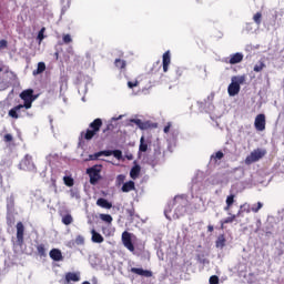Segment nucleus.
<instances>
[{"mask_svg":"<svg viewBox=\"0 0 284 284\" xmlns=\"http://www.w3.org/2000/svg\"><path fill=\"white\" fill-rule=\"evenodd\" d=\"M122 243L129 252H134V244L132 243V233L124 231L122 233Z\"/></svg>","mask_w":284,"mask_h":284,"instance_id":"9b49d317","label":"nucleus"},{"mask_svg":"<svg viewBox=\"0 0 284 284\" xmlns=\"http://www.w3.org/2000/svg\"><path fill=\"white\" fill-rule=\"evenodd\" d=\"M234 194H231L226 197V206L224 207V212H230L232 205H234Z\"/></svg>","mask_w":284,"mask_h":284,"instance_id":"7c9ffc66","label":"nucleus"},{"mask_svg":"<svg viewBox=\"0 0 284 284\" xmlns=\"http://www.w3.org/2000/svg\"><path fill=\"white\" fill-rule=\"evenodd\" d=\"M212 101H214V93H211L207 99L204 100V102H201V108L205 105L207 108L205 112H212L214 110V104H212Z\"/></svg>","mask_w":284,"mask_h":284,"instance_id":"2eb2a0df","label":"nucleus"},{"mask_svg":"<svg viewBox=\"0 0 284 284\" xmlns=\"http://www.w3.org/2000/svg\"><path fill=\"white\" fill-rule=\"evenodd\" d=\"M0 108H6V102L0 101Z\"/></svg>","mask_w":284,"mask_h":284,"instance_id":"69168bd1","label":"nucleus"},{"mask_svg":"<svg viewBox=\"0 0 284 284\" xmlns=\"http://www.w3.org/2000/svg\"><path fill=\"white\" fill-rule=\"evenodd\" d=\"M37 251H38L39 256H45V245L39 244L37 246Z\"/></svg>","mask_w":284,"mask_h":284,"instance_id":"58836bf2","label":"nucleus"},{"mask_svg":"<svg viewBox=\"0 0 284 284\" xmlns=\"http://www.w3.org/2000/svg\"><path fill=\"white\" fill-rule=\"evenodd\" d=\"M162 63H163V72H168L171 63L170 51L164 52L162 58Z\"/></svg>","mask_w":284,"mask_h":284,"instance_id":"4be33fe9","label":"nucleus"},{"mask_svg":"<svg viewBox=\"0 0 284 284\" xmlns=\"http://www.w3.org/2000/svg\"><path fill=\"white\" fill-rule=\"evenodd\" d=\"M20 99H22L24 103L18 104L9 111V116H11V119H19V114L17 112H21V110H30V108H32V103L37 101V95H34V90L28 89L20 93Z\"/></svg>","mask_w":284,"mask_h":284,"instance_id":"7ed1b4c3","label":"nucleus"},{"mask_svg":"<svg viewBox=\"0 0 284 284\" xmlns=\"http://www.w3.org/2000/svg\"><path fill=\"white\" fill-rule=\"evenodd\" d=\"M262 19L263 14L261 12H257L253 16V21L256 23V26H261Z\"/></svg>","mask_w":284,"mask_h":284,"instance_id":"e433bc0d","label":"nucleus"},{"mask_svg":"<svg viewBox=\"0 0 284 284\" xmlns=\"http://www.w3.org/2000/svg\"><path fill=\"white\" fill-rule=\"evenodd\" d=\"M28 109H21L20 111L17 112L18 114V119H21L23 116H30V113H28V111H26Z\"/></svg>","mask_w":284,"mask_h":284,"instance_id":"8fccbe9b","label":"nucleus"},{"mask_svg":"<svg viewBox=\"0 0 284 284\" xmlns=\"http://www.w3.org/2000/svg\"><path fill=\"white\" fill-rule=\"evenodd\" d=\"M223 156H224L223 152H222V151H217V152L215 153V155H212V156H211V161H212V160H214V161H221V159H223Z\"/></svg>","mask_w":284,"mask_h":284,"instance_id":"49530a36","label":"nucleus"},{"mask_svg":"<svg viewBox=\"0 0 284 284\" xmlns=\"http://www.w3.org/2000/svg\"><path fill=\"white\" fill-rule=\"evenodd\" d=\"M103 125V121L101 119H95L93 122L90 123L89 128L87 132H81V136H84V139L87 141H92V139H94L97 132H99V130H101V126Z\"/></svg>","mask_w":284,"mask_h":284,"instance_id":"39448f33","label":"nucleus"},{"mask_svg":"<svg viewBox=\"0 0 284 284\" xmlns=\"http://www.w3.org/2000/svg\"><path fill=\"white\" fill-rule=\"evenodd\" d=\"M187 197L185 195H176L165 207L164 215L169 221H172L173 219H181L183 214L187 212ZM172 207L174 209L173 215L172 214Z\"/></svg>","mask_w":284,"mask_h":284,"instance_id":"f03ea898","label":"nucleus"},{"mask_svg":"<svg viewBox=\"0 0 284 284\" xmlns=\"http://www.w3.org/2000/svg\"><path fill=\"white\" fill-rule=\"evenodd\" d=\"M19 165L20 170L37 172V166H34V162H32V155L30 154L24 155Z\"/></svg>","mask_w":284,"mask_h":284,"instance_id":"9d476101","label":"nucleus"},{"mask_svg":"<svg viewBox=\"0 0 284 284\" xmlns=\"http://www.w3.org/2000/svg\"><path fill=\"white\" fill-rule=\"evenodd\" d=\"M45 28H42L39 32H38V37L37 40L39 41V43H41V41H43V39H45Z\"/></svg>","mask_w":284,"mask_h":284,"instance_id":"79ce46f5","label":"nucleus"},{"mask_svg":"<svg viewBox=\"0 0 284 284\" xmlns=\"http://www.w3.org/2000/svg\"><path fill=\"white\" fill-rule=\"evenodd\" d=\"M131 272L132 274H138V276H144L145 278L152 277V271L132 267Z\"/></svg>","mask_w":284,"mask_h":284,"instance_id":"a211bd4d","label":"nucleus"},{"mask_svg":"<svg viewBox=\"0 0 284 284\" xmlns=\"http://www.w3.org/2000/svg\"><path fill=\"white\" fill-rule=\"evenodd\" d=\"M134 190V181H129L122 185V192H132Z\"/></svg>","mask_w":284,"mask_h":284,"instance_id":"473e14b6","label":"nucleus"},{"mask_svg":"<svg viewBox=\"0 0 284 284\" xmlns=\"http://www.w3.org/2000/svg\"><path fill=\"white\" fill-rule=\"evenodd\" d=\"M101 158L100 152H97L94 154H90L88 161H98Z\"/></svg>","mask_w":284,"mask_h":284,"instance_id":"3c124183","label":"nucleus"},{"mask_svg":"<svg viewBox=\"0 0 284 284\" xmlns=\"http://www.w3.org/2000/svg\"><path fill=\"white\" fill-rule=\"evenodd\" d=\"M63 181H64V185H67L68 187H72V185H74V179H72V176L65 175L63 178Z\"/></svg>","mask_w":284,"mask_h":284,"instance_id":"c9c22d12","label":"nucleus"},{"mask_svg":"<svg viewBox=\"0 0 284 284\" xmlns=\"http://www.w3.org/2000/svg\"><path fill=\"white\" fill-rule=\"evenodd\" d=\"M183 72H184L183 68H176L175 74H176L178 79H180V77H183Z\"/></svg>","mask_w":284,"mask_h":284,"instance_id":"6e6d98bb","label":"nucleus"},{"mask_svg":"<svg viewBox=\"0 0 284 284\" xmlns=\"http://www.w3.org/2000/svg\"><path fill=\"white\" fill-rule=\"evenodd\" d=\"M225 235H219L215 242V247H217L219 250H223L225 247Z\"/></svg>","mask_w":284,"mask_h":284,"instance_id":"cd10ccee","label":"nucleus"},{"mask_svg":"<svg viewBox=\"0 0 284 284\" xmlns=\"http://www.w3.org/2000/svg\"><path fill=\"white\" fill-rule=\"evenodd\" d=\"M100 156H112V150L99 151Z\"/></svg>","mask_w":284,"mask_h":284,"instance_id":"864d4df0","label":"nucleus"},{"mask_svg":"<svg viewBox=\"0 0 284 284\" xmlns=\"http://www.w3.org/2000/svg\"><path fill=\"white\" fill-rule=\"evenodd\" d=\"M8 48V41L7 40H0V50H6Z\"/></svg>","mask_w":284,"mask_h":284,"instance_id":"4d7b16f0","label":"nucleus"},{"mask_svg":"<svg viewBox=\"0 0 284 284\" xmlns=\"http://www.w3.org/2000/svg\"><path fill=\"white\" fill-rule=\"evenodd\" d=\"M114 65H115V68H118L119 70H125V67L128 65V63L125 62V60L115 59Z\"/></svg>","mask_w":284,"mask_h":284,"instance_id":"72a5a7b5","label":"nucleus"},{"mask_svg":"<svg viewBox=\"0 0 284 284\" xmlns=\"http://www.w3.org/2000/svg\"><path fill=\"white\" fill-rule=\"evenodd\" d=\"M243 210L245 211V209H240L237 214H233V216H237V219H239V216H241V213L243 212Z\"/></svg>","mask_w":284,"mask_h":284,"instance_id":"052dcab7","label":"nucleus"},{"mask_svg":"<svg viewBox=\"0 0 284 284\" xmlns=\"http://www.w3.org/2000/svg\"><path fill=\"white\" fill-rule=\"evenodd\" d=\"M130 122L138 125L140 130H148V128H150V124H148V122L141 121V119H131Z\"/></svg>","mask_w":284,"mask_h":284,"instance_id":"393cba45","label":"nucleus"},{"mask_svg":"<svg viewBox=\"0 0 284 284\" xmlns=\"http://www.w3.org/2000/svg\"><path fill=\"white\" fill-rule=\"evenodd\" d=\"M246 30H247V32H250V30H252V23H246Z\"/></svg>","mask_w":284,"mask_h":284,"instance_id":"680f3d73","label":"nucleus"},{"mask_svg":"<svg viewBox=\"0 0 284 284\" xmlns=\"http://www.w3.org/2000/svg\"><path fill=\"white\" fill-rule=\"evenodd\" d=\"M45 72V62H39L37 70H33V77H37V74H43Z\"/></svg>","mask_w":284,"mask_h":284,"instance_id":"c756f323","label":"nucleus"},{"mask_svg":"<svg viewBox=\"0 0 284 284\" xmlns=\"http://www.w3.org/2000/svg\"><path fill=\"white\" fill-rule=\"evenodd\" d=\"M262 232H264L265 236H272V234H274V223L266 222L262 229Z\"/></svg>","mask_w":284,"mask_h":284,"instance_id":"aec40b11","label":"nucleus"},{"mask_svg":"<svg viewBox=\"0 0 284 284\" xmlns=\"http://www.w3.org/2000/svg\"><path fill=\"white\" fill-rule=\"evenodd\" d=\"M209 283L210 284H219V276H216V275L211 276L209 280Z\"/></svg>","mask_w":284,"mask_h":284,"instance_id":"5fc2aeb1","label":"nucleus"},{"mask_svg":"<svg viewBox=\"0 0 284 284\" xmlns=\"http://www.w3.org/2000/svg\"><path fill=\"white\" fill-rule=\"evenodd\" d=\"M254 125L257 132H263V130H265V114H258L255 118Z\"/></svg>","mask_w":284,"mask_h":284,"instance_id":"f8f14e48","label":"nucleus"},{"mask_svg":"<svg viewBox=\"0 0 284 284\" xmlns=\"http://www.w3.org/2000/svg\"><path fill=\"white\" fill-rule=\"evenodd\" d=\"M7 223L11 224L14 221V194L7 197Z\"/></svg>","mask_w":284,"mask_h":284,"instance_id":"1a4fd4ad","label":"nucleus"},{"mask_svg":"<svg viewBox=\"0 0 284 284\" xmlns=\"http://www.w3.org/2000/svg\"><path fill=\"white\" fill-rule=\"evenodd\" d=\"M60 216L62 219L63 225H72V223H74V217H72V214H70V213L65 214V213L61 212Z\"/></svg>","mask_w":284,"mask_h":284,"instance_id":"5701e85b","label":"nucleus"},{"mask_svg":"<svg viewBox=\"0 0 284 284\" xmlns=\"http://www.w3.org/2000/svg\"><path fill=\"white\" fill-rule=\"evenodd\" d=\"M139 85V82H132V81H129L128 82V88L132 89V88H136Z\"/></svg>","mask_w":284,"mask_h":284,"instance_id":"13d9d810","label":"nucleus"},{"mask_svg":"<svg viewBox=\"0 0 284 284\" xmlns=\"http://www.w3.org/2000/svg\"><path fill=\"white\" fill-rule=\"evenodd\" d=\"M263 68H265V63L258 62L257 64L254 65L253 70L254 72H262Z\"/></svg>","mask_w":284,"mask_h":284,"instance_id":"09e8293b","label":"nucleus"},{"mask_svg":"<svg viewBox=\"0 0 284 284\" xmlns=\"http://www.w3.org/2000/svg\"><path fill=\"white\" fill-rule=\"evenodd\" d=\"M111 156L121 161V159H123V152L121 150H111Z\"/></svg>","mask_w":284,"mask_h":284,"instance_id":"f704fd0d","label":"nucleus"},{"mask_svg":"<svg viewBox=\"0 0 284 284\" xmlns=\"http://www.w3.org/2000/svg\"><path fill=\"white\" fill-rule=\"evenodd\" d=\"M159 156H161V150L160 149H155L154 155L153 158H146L145 162L149 165H152V168H154L159 161Z\"/></svg>","mask_w":284,"mask_h":284,"instance_id":"6ab92c4d","label":"nucleus"},{"mask_svg":"<svg viewBox=\"0 0 284 284\" xmlns=\"http://www.w3.org/2000/svg\"><path fill=\"white\" fill-rule=\"evenodd\" d=\"M207 231H209V232H214V226L209 225V226H207Z\"/></svg>","mask_w":284,"mask_h":284,"instance_id":"0e129e2a","label":"nucleus"},{"mask_svg":"<svg viewBox=\"0 0 284 284\" xmlns=\"http://www.w3.org/2000/svg\"><path fill=\"white\" fill-rule=\"evenodd\" d=\"M9 81H7V83H10V85H12V83H17V73L12 72V71H7L6 72Z\"/></svg>","mask_w":284,"mask_h":284,"instance_id":"2f4dec72","label":"nucleus"},{"mask_svg":"<svg viewBox=\"0 0 284 284\" xmlns=\"http://www.w3.org/2000/svg\"><path fill=\"white\" fill-rule=\"evenodd\" d=\"M245 83L244 75H235L231 79V83L227 88L229 97H236L241 92V85Z\"/></svg>","mask_w":284,"mask_h":284,"instance_id":"20e7f679","label":"nucleus"},{"mask_svg":"<svg viewBox=\"0 0 284 284\" xmlns=\"http://www.w3.org/2000/svg\"><path fill=\"white\" fill-rule=\"evenodd\" d=\"M139 174H141V166L134 165L130 171V176L133 180L139 179Z\"/></svg>","mask_w":284,"mask_h":284,"instance_id":"c85d7f7f","label":"nucleus"},{"mask_svg":"<svg viewBox=\"0 0 284 284\" xmlns=\"http://www.w3.org/2000/svg\"><path fill=\"white\" fill-rule=\"evenodd\" d=\"M103 170V165L95 164L89 169H87V174L90 179L91 185H97L99 181H101L103 178L101 176V171Z\"/></svg>","mask_w":284,"mask_h":284,"instance_id":"423d86ee","label":"nucleus"},{"mask_svg":"<svg viewBox=\"0 0 284 284\" xmlns=\"http://www.w3.org/2000/svg\"><path fill=\"white\" fill-rule=\"evenodd\" d=\"M164 134H170L172 138H168L169 150L172 149V145H176V136H179V131L172 130V122H168V125L163 129Z\"/></svg>","mask_w":284,"mask_h":284,"instance_id":"6e6552de","label":"nucleus"},{"mask_svg":"<svg viewBox=\"0 0 284 284\" xmlns=\"http://www.w3.org/2000/svg\"><path fill=\"white\" fill-rule=\"evenodd\" d=\"M70 196H71V199H81V195L79 194V190H77V189L70 190Z\"/></svg>","mask_w":284,"mask_h":284,"instance_id":"c03bdc74","label":"nucleus"},{"mask_svg":"<svg viewBox=\"0 0 284 284\" xmlns=\"http://www.w3.org/2000/svg\"><path fill=\"white\" fill-rule=\"evenodd\" d=\"M143 152H148V140H145V136L142 135L139 145V156H141V153Z\"/></svg>","mask_w":284,"mask_h":284,"instance_id":"a878e982","label":"nucleus"},{"mask_svg":"<svg viewBox=\"0 0 284 284\" xmlns=\"http://www.w3.org/2000/svg\"><path fill=\"white\" fill-rule=\"evenodd\" d=\"M263 207V204L261 202H257V204H253L251 207L248 204L241 205V210H244V212H254L255 214Z\"/></svg>","mask_w":284,"mask_h":284,"instance_id":"dca6fc26","label":"nucleus"},{"mask_svg":"<svg viewBox=\"0 0 284 284\" xmlns=\"http://www.w3.org/2000/svg\"><path fill=\"white\" fill-rule=\"evenodd\" d=\"M91 234H92L91 241L93 243H103L104 241L103 235H101L99 232H97L95 230H92Z\"/></svg>","mask_w":284,"mask_h":284,"instance_id":"bb28decb","label":"nucleus"},{"mask_svg":"<svg viewBox=\"0 0 284 284\" xmlns=\"http://www.w3.org/2000/svg\"><path fill=\"white\" fill-rule=\"evenodd\" d=\"M49 256L50 258H52V261H55V262L63 261V253H61V250L59 248H52L49 252Z\"/></svg>","mask_w":284,"mask_h":284,"instance_id":"f3484780","label":"nucleus"},{"mask_svg":"<svg viewBox=\"0 0 284 284\" xmlns=\"http://www.w3.org/2000/svg\"><path fill=\"white\" fill-rule=\"evenodd\" d=\"M206 186H205V180L203 179V173H197L195 178L192 180V197L194 199L195 203V210H199L200 212H205V202H203V197H201V194L205 193Z\"/></svg>","mask_w":284,"mask_h":284,"instance_id":"f257e3e1","label":"nucleus"},{"mask_svg":"<svg viewBox=\"0 0 284 284\" xmlns=\"http://www.w3.org/2000/svg\"><path fill=\"white\" fill-rule=\"evenodd\" d=\"M6 143H10L12 141V134L8 133L4 135Z\"/></svg>","mask_w":284,"mask_h":284,"instance_id":"bf43d9fd","label":"nucleus"},{"mask_svg":"<svg viewBox=\"0 0 284 284\" xmlns=\"http://www.w3.org/2000/svg\"><path fill=\"white\" fill-rule=\"evenodd\" d=\"M229 216L230 217H226L223 223H234L235 219H239V215H232L231 212H229Z\"/></svg>","mask_w":284,"mask_h":284,"instance_id":"37998d69","label":"nucleus"},{"mask_svg":"<svg viewBox=\"0 0 284 284\" xmlns=\"http://www.w3.org/2000/svg\"><path fill=\"white\" fill-rule=\"evenodd\" d=\"M57 159H59V154L54 153V154H49L47 155L45 160L48 161L49 165H52L53 161H57Z\"/></svg>","mask_w":284,"mask_h":284,"instance_id":"4c0bfd02","label":"nucleus"},{"mask_svg":"<svg viewBox=\"0 0 284 284\" xmlns=\"http://www.w3.org/2000/svg\"><path fill=\"white\" fill-rule=\"evenodd\" d=\"M68 99L63 98V102L67 103Z\"/></svg>","mask_w":284,"mask_h":284,"instance_id":"774afa93","label":"nucleus"},{"mask_svg":"<svg viewBox=\"0 0 284 284\" xmlns=\"http://www.w3.org/2000/svg\"><path fill=\"white\" fill-rule=\"evenodd\" d=\"M82 284H91L90 282H88V281H84Z\"/></svg>","mask_w":284,"mask_h":284,"instance_id":"338daca9","label":"nucleus"},{"mask_svg":"<svg viewBox=\"0 0 284 284\" xmlns=\"http://www.w3.org/2000/svg\"><path fill=\"white\" fill-rule=\"evenodd\" d=\"M120 119H123V115H119L118 118H112V121H120Z\"/></svg>","mask_w":284,"mask_h":284,"instance_id":"e2e57ef3","label":"nucleus"},{"mask_svg":"<svg viewBox=\"0 0 284 284\" xmlns=\"http://www.w3.org/2000/svg\"><path fill=\"white\" fill-rule=\"evenodd\" d=\"M125 182V175H123V174H120V175H118L116 176V179H115V185H123V183Z\"/></svg>","mask_w":284,"mask_h":284,"instance_id":"ea45409f","label":"nucleus"},{"mask_svg":"<svg viewBox=\"0 0 284 284\" xmlns=\"http://www.w3.org/2000/svg\"><path fill=\"white\" fill-rule=\"evenodd\" d=\"M241 61H243V53L237 52L230 55L229 63H231V65H236V63H241Z\"/></svg>","mask_w":284,"mask_h":284,"instance_id":"412c9836","label":"nucleus"},{"mask_svg":"<svg viewBox=\"0 0 284 284\" xmlns=\"http://www.w3.org/2000/svg\"><path fill=\"white\" fill-rule=\"evenodd\" d=\"M23 232H26V227L22 222L17 223V242L19 245H23Z\"/></svg>","mask_w":284,"mask_h":284,"instance_id":"ddd939ff","label":"nucleus"},{"mask_svg":"<svg viewBox=\"0 0 284 284\" xmlns=\"http://www.w3.org/2000/svg\"><path fill=\"white\" fill-rule=\"evenodd\" d=\"M79 281H81V275L79 273L69 272L65 274L64 284H69L72 282L79 283Z\"/></svg>","mask_w":284,"mask_h":284,"instance_id":"4468645a","label":"nucleus"},{"mask_svg":"<svg viewBox=\"0 0 284 284\" xmlns=\"http://www.w3.org/2000/svg\"><path fill=\"white\" fill-rule=\"evenodd\" d=\"M97 205H99V207H103L104 210H111L112 207V203H110L106 199L103 197L98 199Z\"/></svg>","mask_w":284,"mask_h":284,"instance_id":"b1692460","label":"nucleus"},{"mask_svg":"<svg viewBox=\"0 0 284 284\" xmlns=\"http://www.w3.org/2000/svg\"><path fill=\"white\" fill-rule=\"evenodd\" d=\"M100 219L101 221H104V223H112V215L110 214H101Z\"/></svg>","mask_w":284,"mask_h":284,"instance_id":"a19ab883","label":"nucleus"},{"mask_svg":"<svg viewBox=\"0 0 284 284\" xmlns=\"http://www.w3.org/2000/svg\"><path fill=\"white\" fill-rule=\"evenodd\" d=\"M10 88V82L8 81H0V92H3V90H8Z\"/></svg>","mask_w":284,"mask_h":284,"instance_id":"de8ad7c7","label":"nucleus"},{"mask_svg":"<svg viewBox=\"0 0 284 284\" xmlns=\"http://www.w3.org/2000/svg\"><path fill=\"white\" fill-rule=\"evenodd\" d=\"M62 41L65 45H68V43H72V36H70L69 33L63 34L62 36Z\"/></svg>","mask_w":284,"mask_h":284,"instance_id":"a18cd8bd","label":"nucleus"},{"mask_svg":"<svg viewBox=\"0 0 284 284\" xmlns=\"http://www.w3.org/2000/svg\"><path fill=\"white\" fill-rule=\"evenodd\" d=\"M267 154V151L264 149H256L245 159L246 165H252V163H256V161H261L263 156Z\"/></svg>","mask_w":284,"mask_h":284,"instance_id":"0eeeda50","label":"nucleus"},{"mask_svg":"<svg viewBox=\"0 0 284 284\" xmlns=\"http://www.w3.org/2000/svg\"><path fill=\"white\" fill-rule=\"evenodd\" d=\"M75 243L77 245H83L85 243V239H83V236L78 235L75 239Z\"/></svg>","mask_w":284,"mask_h":284,"instance_id":"603ef678","label":"nucleus"}]
</instances>
